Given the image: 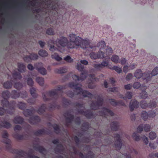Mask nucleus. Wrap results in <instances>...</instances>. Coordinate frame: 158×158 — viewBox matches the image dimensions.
Masks as SVG:
<instances>
[{"instance_id": "1", "label": "nucleus", "mask_w": 158, "mask_h": 158, "mask_svg": "<svg viewBox=\"0 0 158 158\" xmlns=\"http://www.w3.org/2000/svg\"><path fill=\"white\" fill-rule=\"evenodd\" d=\"M68 42L67 38L62 37L60 39H58L55 42V44L58 47H64L67 46L68 48H81L85 49L89 48H92L93 47L90 45L91 41L88 39H83L81 37L73 33L69 35L68 37ZM51 43L54 44L55 42L51 40L48 42L49 45Z\"/></svg>"}, {"instance_id": "2", "label": "nucleus", "mask_w": 158, "mask_h": 158, "mask_svg": "<svg viewBox=\"0 0 158 158\" xmlns=\"http://www.w3.org/2000/svg\"><path fill=\"white\" fill-rule=\"evenodd\" d=\"M69 86L71 88L75 89L76 91L78 92L77 94H82L84 97H88L91 98L93 95L91 93L85 90H82L81 88V85L80 84L75 85L72 82L69 84Z\"/></svg>"}, {"instance_id": "3", "label": "nucleus", "mask_w": 158, "mask_h": 158, "mask_svg": "<svg viewBox=\"0 0 158 158\" xmlns=\"http://www.w3.org/2000/svg\"><path fill=\"white\" fill-rule=\"evenodd\" d=\"M63 87L61 86H58L56 89L52 91L45 92L43 94V99L45 101H47L53 96H55L58 93V91L63 89Z\"/></svg>"}, {"instance_id": "4", "label": "nucleus", "mask_w": 158, "mask_h": 158, "mask_svg": "<svg viewBox=\"0 0 158 158\" xmlns=\"http://www.w3.org/2000/svg\"><path fill=\"white\" fill-rule=\"evenodd\" d=\"M134 76L137 79H139L141 77L143 79L146 80L147 82L151 79V77L149 73H143L142 71L140 69H137L134 73Z\"/></svg>"}, {"instance_id": "5", "label": "nucleus", "mask_w": 158, "mask_h": 158, "mask_svg": "<svg viewBox=\"0 0 158 158\" xmlns=\"http://www.w3.org/2000/svg\"><path fill=\"white\" fill-rule=\"evenodd\" d=\"M35 67L38 72L42 75H45L47 73L46 69L43 67V64L42 63L35 64Z\"/></svg>"}, {"instance_id": "6", "label": "nucleus", "mask_w": 158, "mask_h": 158, "mask_svg": "<svg viewBox=\"0 0 158 158\" xmlns=\"http://www.w3.org/2000/svg\"><path fill=\"white\" fill-rule=\"evenodd\" d=\"M87 74V72L84 71H82L80 78H79L78 76L75 75H73L72 77L73 79L75 81L77 80L78 81H83L86 78Z\"/></svg>"}, {"instance_id": "7", "label": "nucleus", "mask_w": 158, "mask_h": 158, "mask_svg": "<svg viewBox=\"0 0 158 158\" xmlns=\"http://www.w3.org/2000/svg\"><path fill=\"white\" fill-rule=\"evenodd\" d=\"M114 139L117 140L114 143L115 148L117 150H119L122 146V143L120 139V136L118 134H116L114 136Z\"/></svg>"}, {"instance_id": "8", "label": "nucleus", "mask_w": 158, "mask_h": 158, "mask_svg": "<svg viewBox=\"0 0 158 158\" xmlns=\"http://www.w3.org/2000/svg\"><path fill=\"white\" fill-rule=\"evenodd\" d=\"M139 106V102L135 100H131L129 104V108L130 110L133 111L135 108H138Z\"/></svg>"}, {"instance_id": "9", "label": "nucleus", "mask_w": 158, "mask_h": 158, "mask_svg": "<svg viewBox=\"0 0 158 158\" xmlns=\"http://www.w3.org/2000/svg\"><path fill=\"white\" fill-rule=\"evenodd\" d=\"M103 99L100 96H98L97 99V102L96 104L94 103H92L91 105V108L92 109L96 110L97 109L99 105H102V104Z\"/></svg>"}, {"instance_id": "10", "label": "nucleus", "mask_w": 158, "mask_h": 158, "mask_svg": "<svg viewBox=\"0 0 158 158\" xmlns=\"http://www.w3.org/2000/svg\"><path fill=\"white\" fill-rule=\"evenodd\" d=\"M99 114L105 116L106 115L112 116L114 115V113L110 110L106 108H103L102 111L100 112Z\"/></svg>"}, {"instance_id": "11", "label": "nucleus", "mask_w": 158, "mask_h": 158, "mask_svg": "<svg viewBox=\"0 0 158 158\" xmlns=\"http://www.w3.org/2000/svg\"><path fill=\"white\" fill-rule=\"evenodd\" d=\"M12 93L13 95H12V97L15 98L19 97V96L23 98H26L27 95V93L25 91L20 94L15 91H14Z\"/></svg>"}, {"instance_id": "12", "label": "nucleus", "mask_w": 158, "mask_h": 158, "mask_svg": "<svg viewBox=\"0 0 158 158\" xmlns=\"http://www.w3.org/2000/svg\"><path fill=\"white\" fill-rule=\"evenodd\" d=\"M133 88L135 89H137L141 87V89L146 90L147 89V86H144L143 85H142L141 86L139 82H135L132 85Z\"/></svg>"}, {"instance_id": "13", "label": "nucleus", "mask_w": 158, "mask_h": 158, "mask_svg": "<svg viewBox=\"0 0 158 158\" xmlns=\"http://www.w3.org/2000/svg\"><path fill=\"white\" fill-rule=\"evenodd\" d=\"M67 69L66 67L60 68H56L54 69V72L56 73H63L66 72Z\"/></svg>"}, {"instance_id": "14", "label": "nucleus", "mask_w": 158, "mask_h": 158, "mask_svg": "<svg viewBox=\"0 0 158 158\" xmlns=\"http://www.w3.org/2000/svg\"><path fill=\"white\" fill-rule=\"evenodd\" d=\"M132 96V93L130 92H128L125 94L124 97H123L122 95H121L120 96V98H123L125 100L127 101L128 99H131Z\"/></svg>"}, {"instance_id": "15", "label": "nucleus", "mask_w": 158, "mask_h": 158, "mask_svg": "<svg viewBox=\"0 0 158 158\" xmlns=\"http://www.w3.org/2000/svg\"><path fill=\"white\" fill-rule=\"evenodd\" d=\"M8 136V135L6 131H4L2 134V137L6 139L4 141V142L7 144H9L10 143V141L9 139H7Z\"/></svg>"}, {"instance_id": "16", "label": "nucleus", "mask_w": 158, "mask_h": 158, "mask_svg": "<svg viewBox=\"0 0 158 158\" xmlns=\"http://www.w3.org/2000/svg\"><path fill=\"white\" fill-rule=\"evenodd\" d=\"M141 117L144 121H146L148 117V114L146 111H143L141 113Z\"/></svg>"}, {"instance_id": "17", "label": "nucleus", "mask_w": 158, "mask_h": 158, "mask_svg": "<svg viewBox=\"0 0 158 158\" xmlns=\"http://www.w3.org/2000/svg\"><path fill=\"white\" fill-rule=\"evenodd\" d=\"M119 126V124L117 122H113L111 124V128L113 131L117 130Z\"/></svg>"}, {"instance_id": "18", "label": "nucleus", "mask_w": 158, "mask_h": 158, "mask_svg": "<svg viewBox=\"0 0 158 158\" xmlns=\"http://www.w3.org/2000/svg\"><path fill=\"white\" fill-rule=\"evenodd\" d=\"M52 58V59H55L56 60L59 61L62 60V58L60 57L57 53H54V54L51 55Z\"/></svg>"}, {"instance_id": "19", "label": "nucleus", "mask_w": 158, "mask_h": 158, "mask_svg": "<svg viewBox=\"0 0 158 158\" xmlns=\"http://www.w3.org/2000/svg\"><path fill=\"white\" fill-rule=\"evenodd\" d=\"M18 70L21 72H24L25 70V66L23 64L18 63Z\"/></svg>"}, {"instance_id": "20", "label": "nucleus", "mask_w": 158, "mask_h": 158, "mask_svg": "<svg viewBox=\"0 0 158 158\" xmlns=\"http://www.w3.org/2000/svg\"><path fill=\"white\" fill-rule=\"evenodd\" d=\"M140 106L143 109L146 108L149 106V105L147 103L146 101L144 100H143L141 102Z\"/></svg>"}, {"instance_id": "21", "label": "nucleus", "mask_w": 158, "mask_h": 158, "mask_svg": "<svg viewBox=\"0 0 158 158\" xmlns=\"http://www.w3.org/2000/svg\"><path fill=\"white\" fill-rule=\"evenodd\" d=\"M30 92L32 97L35 98L37 97V95L36 93V90L34 88H31L30 89Z\"/></svg>"}, {"instance_id": "22", "label": "nucleus", "mask_w": 158, "mask_h": 158, "mask_svg": "<svg viewBox=\"0 0 158 158\" xmlns=\"http://www.w3.org/2000/svg\"><path fill=\"white\" fill-rule=\"evenodd\" d=\"M39 119V117L38 116L32 117L30 118L29 122L32 124H34L36 122H37Z\"/></svg>"}, {"instance_id": "23", "label": "nucleus", "mask_w": 158, "mask_h": 158, "mask_svg": "<svg viewBox=\"0 0 158 158\" xmlns=\"http://www.w3.org/2000/svg\"><path fill=\"white\" fill-rule=\"evenodd\" d=\"M149 73L150 74L151 78L152 76H155L158 74V68L156 67L152 71L151 74L149 73Z\"/></svg>"}, {"instance_id": "24", "label": "nucleus", "mask_w": 158, "mask_h": 158, "mask_svg": "<svg viewBox=\"0 0 158 158\" xmlns=\"http://www.w3.org/2000/svg\"><path fill=\"white\" fill-rule=\"evenodd\" d=\"M39 55L43 57H45L47 56L48 55L47 52L45 50H41L39 52Z\"/></svg>"}, {"instance_id": "25", "label": "nucleus", "mask_w": 158, "mask_h": 158, "mask_svg": "<svg viewBox=\"0 0 158 158\" xmlns=\"http://www.w3.org/2000/svg\"><path fill=\"white\" fill-rule=\"evenodd\" d=\"M36 81L40 85H43L44 84V80L42 77H37L36 79Z\"/></svg>"}, {"instance_id": "26", "label": "nucleus", "mask_w": 158, "mask_h": 158, "mask_svg": "<svg viewBox=\"0 0 158 158\" xmlns=\"http://www.w3.org/2000/svg\"><path fill=\"white\" fill-rule=\"evenodd\" d=\"M149 137L150 139L153 140L156 138V134L155 132L151 131L149 134Z\"/></svg>"}, {"instance_id": "27", "label": "nucleus", "mask_w": 158, "mask_h": 158, "mask_svg": "<svg viewBox=\"0 0 158 158\" xmlns=\"http://www.w3.org/2000/svg\"><path fill=\"white\" fill-rule=\"evenodd\" d=\"M105 46V42L104 41H101L97 44V46L100 49L103 48Z\"/></svg>"}, {"instance_id": "28", "label": "nucleus", "mask_w": 158, "mask_h": 158, "mask_svg": "<svg viewBox=\"0 0 158 158\" xmlns=\"http://www.w3.org/2000/svg\"><path fill=\"white\" fill-rule=\"evenodd\" d=\"M68 117L66 118V125H68L69 124L68 123H70L73 118V117L70 114L68 115Z\"/></svg>"}, {"instance_id": "29", "label": "nucleus", "mask_w": 158, "mask_h": 158, "mask_svg": "<svg viewBox=\"0 0 158 158\" xmlns=\"http://www.w3.org/2000/svg\"><path fill=\"white\" fill-rule=\"evenodd\" d=\"M23 121V119L20 117H16L14 120V122L15 123H20Z\"/></svg>"}, {"instance_id": "30", "label": "nucleus", "mask_w": 158, "mask_h": 158, "mask_svg": "<svg viewBox=\"0 0 158 158\" xmlns=\"http://www.w3.org/2000/svg\"><path fill=\"white\" fill-rule=\"evenodd\" d=\"M111 59L114 62L117 63L118 62L119 57L117 55H113L111 57Z\"/></svg>"}, {"instance_id": "31", "label": "nucleus", "mask_w": 158, "mask_h": 158, "mask_svg": "<svg viewBox=\"0 0 158 158\" xmlns=\"http://www.w3.org/2000/svg\"><path fill=\"white\" fill-rule=\"evenodd\" d=\"M140 96L142 98L146 99L148 97V94L145 91H143L140 94Z\"/></svg>"}, {"instance_id": "32", "label": "nucleus", "mask_w": 158, "mask_h": 158, "mask_svg": "<svg viewBox=\"0 0 158 158\" xmlns=\"http://www.w3.org/2000/svg\"><path fill=\"white\" fill-rule=\"evenodd\" d=\"M90 57L94 59H96L98 58V56L97 55V53H96L94 52H91L89 54Z\"/></svg>"}, {"instance_id": "33", "label": "nucleus", "mask_w": 158, "mask_h": 158, "mask_svg": "<svg viewBox=\"0 0 158 158\" xmlns=\"http://www.w3.org/2000/svg\"><path fill=\"white\" fill-rule=\"evenodd\" d=\"M2 95L5 99H6L10 96V93L8 91L3 92L2 94Z\"/></svg>"}, {"instance_id": "34", "label": "nucleus", "mask_w": 158, "mask_h": 158, "mask_svg": "<svg viewBox=\"0 0 158 158\" xmlns=\"http://www.w3.org/2000/svg\"><path fill=\"white\" fill-rule=\"evenodd\" d=\"M12 85V83L9 82H5L3 85L4 88L6 89H9L10 88Z\"/></svg>"}, {"instance_id": "35", "label": "nucleus", "mask_w": 158, "mask_h": 158, "mask_svg": "<svg viewBox=\"0 0 158 158\" xmlns=\"http://www.w3.org/2000/svg\"><path fill=\"white\" fill-rule=\"evenodd\" d=\"M57 148H59V149L58 151L56 149L55 150L56 152H59L61 154H62V152H63L64 151L63 150L64 149V147L62 145L60 144V145L57 146Z\"/></svg>"}, {"instance_id": "36", "label": "nucleus", "mask_w": 158, "mask_h": 158, "mask_svg": "<svg viewBox=\"0 0 158 158\" xmlns=\"http://www.w3.org/2000/svg\"><path fill=\"white\" fill-rule=\"evenodd\" d=\"M98 59L103 58L105 56L104 53L102 51H99L97 52Z\"/></svg>"}, {"instance_id": "37", "label": "nucleus", "mask_w": 158, "mask_h": 158, "mask_svg": "<svg viewBox=\"0 0 158 158\" xmlns=\"http://www.w3.org/2000/svg\"><path fill=\"white\" fill-rule=\"evenodd\" d=\"M143 127L144 130L145 132H148L150 131L151 129V126L149 125L145 124L144 125Z\"/></svg>"}, {"instance_id": "38", "label": "nucleus", "mask_w": 158, "mask_h": 158, "mask_svg": "<svg viewBox=\"0 0 158 158\" xmlns=\"http://www.w3.org/2000/svg\"><path fill=\"white\" fill-rule=\"evenodd\" d=\"M2 126L6 128H8L11 126V125L9 123L5 121L2 123Z\"/></svg>"}, {"instance_id": "39", "label": "nucleus", "mask_w": 158, "mask_h": 158, "mask_svg": "<svg viewBox=\"0 0 158 158\" xmlns=\"http://www.w3.org/2000/svg\"><path fill=\"white\" fill-rule=\"evenodd\" d=\"M111 69L114 70L119 73H121L122 71V69L116 66L113 67Z\"/></svg>"}, {"instance_id": "40", "label": "nucleus", "mask_w": 158, "mask_h": 158, "mask_svg": "<svg viewBox=\"0 0 158 158\" xmlns=\"http://www.w3.org/2000/svg\"><path fill=\"white\" fill-rule=\"evenodd\" d=\"M32 113V111L29 110H24L23 112L24 115L27 117L31 115Z\"/></svg>"}, {"instance_id": "41", "label": "nucleus", "mask_w": 158, "mask_h": 158, "mask_svg": "<svg viewBox=\"0 0 158 158\" xmlns=\"http://www.w3.org/2000/svg\"><path fill=\"white\" fill-rule=\"evenodd\" d=\"M45 108V105H43L38 110V113L39 114H42L44 111Z\"/></svg>"}, {"instance_id": "42", "label": "nucleus", "mask_w": 158, "mask_h": 158, "mask_svg": "<svg viewBox=\"0 0 158 158\" xmlns=\"http://www.w3.org/2000/svg\"><path fill=\"white\" fill-rule=\"evenodd\" d=\"M132 136L135 140L136 141H138L140 139V137L139 136H138L135 133H134L132 135Z\"/></svg>"}, {"instance_id": "43", "label": "nucleus", "mask_w": 158, "mask_h": 158, "mask_svg": "<svg viewBox=\"0 0 158 158\" xmlns=\"http://www.w3.org/2000/svg\"><path fill=\"white\" fill-rule=\"evenodd\" d=\"M13 77L16 79H20L22 78V77L19 73H14L13 74Z\"/></svg>"}, {"instance_id": "44", "label": "nucleus", "mask_w": 158, "mask_h": 158, "mask_svg": "<svg viewBox=\"0 0 158 158\" xmlns=\"http://www.w3.org/2000/svg\"><path fill=\"white\" fill-rule=\"evenodd\" d=\"M31 60H36L38 59V56L37 54L34 53L31 54L30 55Z\"/></svg>"}, {"instance_id": "45", "label": "nucleus", "mask_w": 158, "mask_h": 158, "mask_svg": "<svg viewBox=\"0 0 158 158\" xmlns=\"http://www.w3.org/2000/svg\"><path fill=\"white\" fill-rule=\"evenodd\" d=\"M142 139L143 142L146 144H148V138L145 135L143 136L142 137Z\"/></svg>"}, {"instance_id": "46", "label": "nucleus", "mask_w": 158, "mask_h": 158, "mask_svg": "<svg viewBox=\"0 0 158 158\" xmlns=\"http://www.w3.org/2000/svg\"><path fill=\"white\" fill-rule=\"evenodd\" d=\"M84 68V66L81 64H77V69L80 71H82Z\"/></svg>"}, {"instance_id": "47", "label": "nucleus", "mask_w": 158, "mask_h": 158, "mask_svg": "<svg viewBox=\"0 0 158 158\" xmlns=\"http://www.w3.org/2000/svg\"><path fill=\"white\" fill-rule=\"evenodd\" d=\"M27 83L28 85L30 86L33 85V81L31 78L28 77L27 79Z\"/></svg>"}, {"instance_id": "48", "label": "nucleus", "mask_w": 158, "mask_h": 158, "mask_svg": "<svg viewBox=\"0 0 158 158\" xmlns=\"http://www.w3.org/2000/svg\"><path fill=\"white\" fill-rule=\"evenodd\" d=\"M156 106V102L155 101H152L149 105V107L151 108H154Z\"/></svg>"}, {"instance_id": "49", "label": "nucleus", "mask_w": 158, "mask_h": 158, "mask_svg": "<svg viewBox=\"0 0 158 158\" xmlns=\"http://www.w3.org/2000/svg\"><path fill=\"white\" fill-rule=\"evenodd\" d=\"M133 78V75L131 73H129L127 74L126 77V79L127 81H129Z\"/></svg>"}, {"instance_id": "50", "label": "nucleus", "mask_w": 158, "mask_h": 158, "mask_svg": "<svg viewBox=\"0 0 158 158\" xmlns=\"http://www.w3.org/2000/svg\"><path fill=\"white\" fill-rule=\"evenodd\" d=\"M132 86V85L131 84H129L127 85H125L124 87L125 89L126 90L131 89Z\"/></svg>"}, {"instance_id": "51", "label": "nucleus", "mask_w": 158, "mask_h": 158, "mask_svg": "<svg viewBox=\"0 0 158 158\" xmlns=\"http://www.w3.org/2000/svg\"><path fill=\"white\" fill-rule=\"evenodd\" d=\"M22 86V85L19 83H16L14 85L15 87L18 89L21 88Z\"/></svg>"}, {"instance_id": "52", "label": "nucleus", "mask_w": 158, "mask_h": 158, "mask_svg": "<svg viewBox=\"0 0 158 158\" xmlns=\"http://www.w3.org/2000/svg\"><path fill=\"white\" fill-rule=\"evenodd\" d=\"M113 50L110 47L107 48L106 49V53L108 55H110L111 54Z\"/></svg>"}, {"instance_id": "53", "label": "nucleus", "mask_w": 158, "mask_h": 158, "mask_svg": "<svg viewBox=\"0 0 158 158\" xmlns=\"http://www.w3.org/2000/svg\"><path fill=\"white\" fill-rule=\"evenodd\" d=\"M64 60L69 62H71L72 61V59L71 58V57L69 56H67L65 57L64 58Z\"/></svg>"}, {"instance_id": "54", "label": "nucleus", "mask_w": 158, "mask_h": 158, "mask_svg": "<svg viewBox=\"0 0 158 158\" xmlns=\"http://www.w3.org/2000/svg\"><path fill=\"white\" fill-rule=\"evenodd\" d=\"M89 77L90 78V79H92V80H91V82H94V81H98V78H95L94 77V75H90L89 76Z\"/></svg>"}, {"instance_id": "55", "label": "nucleus", "mask_w": 158, "mask_h": 158, "mask_svg": "<svg viewBox=\"0 0 158 158\" xmlns=\"http://www.w3.org/2000/svg\"><path fill=\"white\" fill-rule=\"evenodd\" d=\"M94 67L97 69H102V67L101 64H94Z\"/></svg>"}, {"instance_id": "56", "label": "nucleus", "mask_w": 158, "mask_h": 158, "mask_svg": "<svg viewBox=\"0 0 158 158\" xmlns=\"http://www.w3.org/2000/svg\"><path fill=\"white\" fill-rule=\"evenodd\" d=\"M25 103L20 102L19 104V107L20 109H23L25 107Z\"/></svg>"}, {"instance_id": "57", "label": "nucleus", "mask_w": 158, "mask_h": 158, "mask_svg": "<svg viewBox=\"0 0 158 158\" xmlns=\"http://www.w3.org/2000/svg\"><path fill=\"white\" fill-rule=\"evenodd\" d=\"M47 34L50 35H53L54 34L52 29L51 28L48 29L47 31Z\"/></svg>"}, {"instance_id": "58", "label": "nucleus", "mask_w": 158, "mask_h": 158, "mask_svg": "<svg viewBox=\"0 0 158 158\" xmlns=\"http://www.w3.org/2000/svg\"><path fill=\"white\" fill-rule=\"evenodd\" d=\"M143 127L142 125H140L137 128V131L139 132H141L143 130Z\"/></svg>"}, {"instance_id": "59", "label": "nucleus", "mask_w": 158, "mask_h": 158, "mask_svg": "<svg viewBox=\"0 0 158 158\" xmlns=\"http://www.w3.org/2000/svg\"><path fill=\"white\" fill-rule=\"evenodd\" d=\"M53 128L55 130V131L56 133H59V126L57 125H54L53 126Z\"/></svg>"}, {"instance_id": "60", "label": "nucleus", "mask_w": 158, "mask_h": 158, "mask_svg": "<svg viewBox=\"0 0 158 158\" xmlns=\"http://www.w3.org/2000/svg\"><path fill=\"white\" fill-rule=\"evenodd\" d=\"M24 60L25 61L28 62L30 61L31 60V58L30 56H26L23 58Z\"/></svg>"}, {"instance_id": "61", "label": "nucleus", "mask_w": 158, "mask_h": 158, "mask_svg": "<svg viewBox=\"0 0 158 158\" xmlns=\"http://www.w3.org/2000/svg\"><path fill=\"white\" fill-rule=\"evenodd\" d=\"M130 70L129 69H128V67L127 66H125L123 67V71L125 73H127L129 71V70Z\"/></svg>"}, {"instance_id": "62", "label": "nucleus", "mask_w": 158, "mask_h": 158, "mask_svg": "<svg viewBox=\"0 0 158 158\" xmlns=\"http://www.w3.org/2000/svg\"><path fill=\"white\" fill-rule=\"evenodd\" d=\"M101 65L102 67H104L107 66L108 65V63L106 61H103L101 63Z\"/></svg>"}, {"instance_id": "63", "label": "nucleus", "mask_w": 158, "mask_h": 158, "mask_svg": "<svg viewBox=\"0 0 158 158\" xmlns=\"http://www.w3.org/2000/svg\"><path fill=\"white\" fill-rule=\"evenodd\" d=\"M50 47L49 49V50L53 52V51H56V50H57V49L56 47H54V46L50 45Z\"/></svg>"}, {"instance_id": "64", "label": "nucleus", "mask_w": 158, "mask_h": 158, "mask_svg": "<svg viewBox=\"0 0 158 158\" xmlns=\"http://www.w3.org/2000/svg\"><path fill=\"white\" fill-rule=\"evenodd\" d=\"M156 113L154 111L152 112L149 114V117L153 118L156 116Z\"/></svg>"}]
</instances>
